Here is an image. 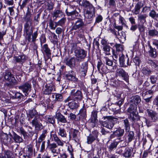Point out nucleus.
<instances>
[{"instance_id": "nucleus-1", "label": "nucleus", "mask_w": 158, "mask_h": 158, "mask_svg": "<svg viewBox=\"0 0 158 158\" xmlns=\"http://www.w3.org/2000/svg\"><path fill=\"white\" fill-rule=\"evenodd\" d=\"M50 137L52 140L56 143H51L50 140H48L47 141V148L52 153H56L58 146L62 147L64 146V141L60 139L57 135L56 132L53 131L51 132Z\"/></svg>"}, {"instance_id": "nucleus-2", "label": "nucleus", "mask_w": 158, "mask_h": 158, "mask_svg": "<svg viewBox=\"0 0 158 158\" xmlns=\"http://www.w3.org/2000/svg\"><path fill=\"white\" fill-rule=\"evenodd\" d=\"M128 114V118L132 122L133 125L136 124L139 126L137 122L140 120V117L138 115L137 111V106L130 103L129 107L127 110Z\"/></svg>"}, {"instance_id": "nucleus-3", "label": "nucleus", "mask_w": 158, "mask_h": 158, "mask_svg": "<svg viewBox=\"0 0 158 158\" xmlns=\"http://www.w3.org/2000/svg\"><path fill=\"white\" fill-rule=\"evenodd\" d=\"M102 119L104 121H99L101 126L110 130H112L118 120L117 118L110 116H103Z\"/></svg>"}, {"instance_id": "nucleus-4", "label": "nucleus", "mask_w": 158, "mask_h": 158, "mask_svg": "<svg viewBox=\"0 0 158 158\" xmlns=\"http://www.w3.org/2000/svg\"><path fill=\"white\" fill-rule=\"evenodd\" d=\"M124 133V129L119 127L113 132V133L110 136V138L112 139L116 138V139L118 140V142L121 143H123V146L125 147L127 145V140L125 136L123 137Z\"/></svg>"}, {"instance_id": "nucleus-5", "label": "nucleus", "mask_w": 158, "mask_h": 158, "mask_svg": "<svg viewBox=\"0 0 158 158\" xmlns=\"http://www.w3.org/2000/svg\"><path fill=\"white\" fill-rule=\"evenodd\" d=\"M83 98V94L81 91L78 90L76 91L75 89H73L71 91L70 96L64 100V102L66 103L72 100L80 102Z\"/></svg>"}, {"instance_id": "nucleus-6", "label": "nucleus", "mask_w": 158, "mask_h": 158, "mask_svg": "<svg viewBox=\"0 0 158 158\" xmlns=\"http://www.w3.org/2000/svg\"><path fill=\"white\" fill-rule=\"evenodd\" d=\"M78 49L74 53L77 61L78 63H80L84 61L86 57L87 51L80 47H78Z\"/></svg>"}, {"instance_id": "nucleus-7", "label": "nucleus", "mask_w": 158, "mask_h": 158, "mask_svg": "<svg viewBox=\"0 0 158 158\" xmlns=\"http://www.w3.org/2000/svg\"><path fill=\"white\" fill-rule=\"evenodd\" d=\"M4 77L5 79L10 83L7 84L8 86L17 84V82L15 79L14 75L11 73L9 70H5L4 73Z\"/></svg>"}, {"instance_id": "nucleus-8", "label": "nucleus", "mask_w": 158, "mask_h": 158, "mask_svg": "<svg viewBox=\"0 0 158 158\" xmlns=\"http://www.w3.org/2000/svg\"><path fill=\"white\" fill-rule=\"evenodd\" d=\"M82 19L79 18L77 19L72 27L71 30H82L85 26Z\"/></svg>"}, {"instance_id": "nucleus-9", "label": "nucleus", "mask_w": 158, "mask_h": 158, "mask_svg": "<svg viewBox=\"0 0 158 158\" xmlns=\"http://www.w3.org/2000/svg\"><path fill=\"white\" fill-rule=\"evenodd\" d=\"M86 12L84 14L85 20L89 19V21H91L93 19V16L95 15V8L92 6L87 9H85Z\"/></svg>"}, {"instance_id": "nucleus-10", "label": "nucleus", "mask_w": 158, "mask_h": 158, "mask_svg": "<svg viewBox=\"0 0 158 158\" xmlns=\"http://www.w3.org/2000/svg\"><path fill=\"white\" fill-rule=\"evenodd\" d=\"M19 89L24 93L25 96H27L31 91V85L30 83L26 82L18 86Z\"/></svg>"}, {"instance_id": "nucleus-11", "label": "nucleus", "mask_w": 158, "mask_h": 158, "mask_svg": "<svg viewBox=\"0 0 158 158\" xmlns=\"http://www.w3.org/2000/svg\"><path fill=\"white\" fill-rule=\"evenodd\" d=\"M98 132L96 131H93L91 133L89 134L87 137V144H91L95 140L99 141L98 136Z\"/></svg>"}, {"instance_id": "nucleus-12", "label": "nucleus", "mask_w": 158, "mask_h": 158, "mask_svg": "<svg viewBox=\"0 0 158 158\" xmlns=\"http://www.w3.org/2000/svg\"><path fill=\"white\" fill-rule=\"evenodd\" d=\"M65 77L67 79L74 82H77L78 81V79L76 76V73L73 70H70L65 74Z\"/></svg>"}, {"instance_id": "nucleus-13", "label": "nucleus", "mask_w": 158, "mask_h": 158, "mask_svg": "<svg viewBox=\"0 0 158 158\" xmlns=\"http://www.w3.org/2000/svg\"><path fill=\"white\" fill-rule=\"evenodd\" d=\"M119 64L121 67H127L130 65L129 58L125 57L123 54L119 55Z\"/></svg>"}, {"instance_id": "nucleus-14", "label": "nucleus", "mask_w": 158, "mask_h": 158, "mask_svg": "<svg viewBox=\"0 0 158 158\" xmlns=\"http://www.w3.org/2000/svg\"><path fill=\"white\" fill-rule=\"evenodd\" d=\"M148 117L150 118L152 122H155L158 119L157 113L152 110L147 109L146 110Z\"/></svg>"}, {"instance_id": "nucleus-15", "label": "nucleus", "mask_w": 158, "mask_h": 158, "mask_svg": "<svg viewBox=\"0 0 158 158\" xmlns=\"http://www.w3.org/2000/svg\"><path fill=\"white\" fill-rule=\"evenodd\" d=\"M116 72L117 75L121 76L125 81L127 82H128L129 75L123 69H117L116 71Z\"/></svg>"}, {"instance_id": "nucleus-16", "label": "nucleus", "mask_w": 158, "mask_h": 158, "mask_svg": "<svg viewBox=\"0 0 158 158\" xmlns=\"http://www.w3.org/2000/svg\"><path fill=\"white\" fill-rule=\"evenodd\" d=\"M41 51L43 53L44 56L46 55L48 58V59L50 58L51 55V50L48 47L47 44H45L41 46Z\"/></svg>"}, {"instance_id": "nucleus-17", "label": "nucleus", "mask_w": 158, "mask_h": 158, "mask_svg": "<svg viewBox=\"0 0 158 158\" xmlns=\"http://www.w3.org/2000/svg\"><path fill=\"white\" fill-rule=\"evenodd\" d=\"M52 16L54 18V20H56L57 18H60L64 17V13L62 10L60 9L54 10L52 14Z\"/></svg>"}, {"instance_id": "nucleus-18", "label": "nucleus", "mask_w": 158, "mask_h": 158, "mask_svg": "<svg viewBox=\"0 0 158 158\" xmlns=\"http://www.w3.org/2000/svg\"><path fill=\"white\" fill-rule=\"evenodd\" d=\"M33 33H27L26 34V39L28 42H30L31 40V35L32 36V42H35L36 38L37 37L38 33V31H36Z\"/></svg>"}, {"instance_id": "nucleus-19", "label": "nucleus", "mask_w": 158, "mask_h": 158, "mask_svg": "<svg viewBox=\"0 0 158 158\" xmlns=\"http://www.w3.org/2000/svg\"><path fill=\"white\" fill-rule=\"evenodd\" d=\"M88 63L87 62L82 63L80 65L79 71L83 76H85L88 69Z\"/></svg>"}, {"instance_id": "nucleus-20", "label": "nucleus", "mask_w": 158, "mask_h": 158, "mask_svg": "<svg viewBox=\"0 0 158 158\" xmlns=\"http://www.w3.org/2000/svg\"><path fill=\"white\" fill-rule=\"evenodd\" d=\"M1 140L2 143L6 146H8L10 144L11 141V139H9L7 134L5 133H3L1 135Z\"/></svg>"}, {"instance_id": "nucleus-21", "label": "nucleus", "mask_w": 158, "mask_h": 158, "mask_svg": "<svg viewBox=\"0 0 158 158\" xmlns=\"http://www.w3.org/2000/svg\"><path fill=\"white\" fill-rule=\"evenodd\" d=\"M55 118L56 119L57 123L60 122L65 123L67 122L66 118L60 113H57L55 114Z\"/></svg>"}, {"instance_id": "nucleus-22", "label": "nucleus", "mask_w": 158, "mask_h": 158, "mask_svg": "<svg viewBox=\"0 0 158 158\" xmlns=\"http://www.w3.org/2000/svg\"><path fill=\"white\" fill-rule=\"evenodd\" d=\"M141 101V99L140 96L136 95L131 98L130 103L137 106L140 103Z\"/></svg>"}, {"instance_id": "nucleus-23", "label": "nucleus", "mask_w": 158, "mask_h": 158, "mask_svg": "<svg viewBox=\"0 0 158 158\" xmlns=\"http://www.w3.org/2000/svg\"><path fill=\"white\" fill-rule=\"evenodd\" d=\"M14 58L16 62L21 64H23L25 62L26 60L28 59V57L23 54L21 55L18 56H14Z\"/></svg>"}, {"instance_id": "nucleus-24", "label": "nucleus", "mask_w": 158, "mask_h": 158, "mask_svg": "<svg viewBox=\"0 0 158 158\" xmlns=\"http://www.w3.org/2000/svg\"><path fill=\"white\" fill-rule=\"evenodd\" d=\"M143 6V3L141 2H139L135 5L134 9L132 10L133 14L137 15L139 14L140 9Z\"/></svg>"}, {"instance_id": "nucleus-25", "label": "nucleus", "mask_w": 158, "mask_h": 158, "mask_svg": "<svg viewBox=\"0 0 158 158\" xmlns=\"http://www.w3.org/2000/svg\"><path fill=\"white\" fill-rule=\"evenodd\" d=\"M78 62L76 59L74 57H72L66 60V64L69 66L71 68H74L76 66V63Z\"/></svg>"}, {"instance_id": "nucleus-26", "label": "nucleus", "mask_w": 158, "mask_h": 158, "mask_svg": "<svg viewBox=\"0 0 158 158\" xmlns=\"http://www.w3.org/2000/svg\"><path fill=\"white\" fill-rule=\"evenodd\" d=\"M104 58L105 59L104 62L107 66V68L108 67H113V68L111 69V71H114V69L116 68V66H113V61L107 57H104Z\"/></svg>"}, {"instance_id": "nucleus-27", "label": "nucleus", "mask_w": 158, "mask_h": 158, "mask_svg": "<svg viewBox=\"0 0 158 158\" xmlns=\"http://www.w3.org/2000/svg\"><path fill=\"white\" fill-rule=\"evenodd\" d=\"M31 123L33 126L37 130H40L42 128L43 126L41 123L38 122L37 118L35 117L32 121Z\"/></svg>"}, {"instance_id": "nucleus-28", "label": "nucleus", "mask_w": 158, "mask_h": 158, "mask_svg": "<svg viewBox=\"0 0 158 158\" xmlns=\"http://www.w3.org/2000/svg\"><path fill=\"white\" fill-rule=\"evenodd\" d=\"M32 23H26L24 25V31L25 33H33V28Z\"/></svg>"}, {"instance_id": "nucleus-29", "label": "nucleus", "mask_w": 158, "mask_h": 158, "mask_svg": "<svg viewBox=\"0 0 158 158\" xmlns=\"http://www.w3.org/2000/svg\"><path fill=\"white\" fill-rule=\"evenodd\" d=\"M32 15L31 11L29 7H28L27 12L23 18L26 23H32V20L31 19Z\"/></svg>"}, {"instance_id": "nucleus-30", "label": "nucleus", "mask_w": 158, "mask_h": 158, "mask_svg": "<svg viewBox=\"0 0 158 158\" xmlns=\"http://www.w3.org/2000/svg\"><path fill=\"white\" fill-rule=\"evenodd\" d=\"M126 135L127 138V144L131 142L134 139V133L133 131H125Z\"/></svg>"}, {"instance_id": "nucleus-31", "label": "nucleus", "mask_w": 158, "mask_h": 158, "mask_svg": "<svg viewBox=\"0 0 158 158\" xmlns=\"http://www.w3.org/2000/svg\"><path fill=\"white\" fill-rule=\"evenodd\" d=\"M73 101L69 103V106L70 109L72 110L76 109L78 108L80 106L79 102H76V101Z\"/></svg>"}, {"instance_id": "nucleus-32", "label": "nucleus", "mask_w": 158, "mask_h": 158, "mask_svg": "<svg viewBox=\"0 0 158 158\" xmlns=\"http://www.w3.org/2000/svg\"><path fill=\"white\" fill-rule=\"evenodd\" d=\"M80 114L79 116V119H84L86 117V109L84 106H83L82 108L80 109L79 113L78 114Z\"/></svg>"}, {"instance_id": "nucleus-33", "label": "nucleus", "mask_w": 158, "mask_h": 158, "mask_svg": "<svg viewBox=\"0 0 158 158\" xmlns=\"http://www.w3.org/2000/svg\"><path fill=\"white\" fill-rule=\"evenodd\" d=\"M141 72L144 75L149 77L153 73V71L147 67H144L141 70Z\"/></svg>"}, {"instance_id": "nucleus-34", "label": "nucleus", "mask_w": 158, "mask_h": 158, "mask_svg": "<svg viewBox=\"0 0 158 158\" xmlns=\"http://www.w3.org/2000/svg\"><path fill=\"white\" fill-rule=\"evenodd\" d=\"M132 152L133 150L129 148H126L123 153V155L125 158H129L131 157Z\"/></svg>"}, {"instance_id": "nucleus-35", "label": "nucleus", "mask_w": 158, "mask_h": 158, "mask_svg": "<svg viewBox=\"0 0 158 158\" xmlns=\"http://www.w3.org/2000/svg\"><path fill=\"white\" fill-rule=\"evenodd\" d=\"M79 3L81 6L84 7L85 9L93 6L89 2L86 0H80Z\"/></svg>"}, {"instance_id": "nucleus-36", "label": "nucleus", "mask_w": 158, "mask_h": 158, "mask_svg": "<svg viewBox=\"0 0 158 158\" xmlns=\"http://www.w3.org/2000/svg\"><path fill=\"white\" fill-rule=\"evenodd\" d=\"M150 50L148 51L149 56L153 58H156L157 56L156 49L153 48L151 45L149 46Z\"/></svg>"}, {"instance_id": "nucleus-37", "label": "nucleus", "mask_w": 158, "mask_h": 158, "mask_svg": "<svg viewBox=\"0 0 158 158\" xmlns=\"http://www.w3.org/2000/svg\"><path fill=\"white\" fill-rule=\"evenodd\" d=\"M59 130L57 131L58 135L62 138H66L67 134L65 129L61 127H59Z\"/></svg>"}, {"instance_id": "nucleus-38", "label": "nucleus", "mask_w": 158, "mask_h": 158, "mask_svg": "<svg viewBox=\"0 0 158 158\" xmlns=\"http://www.w3.org/2000/svg\"><path fill=\"white\" fill-rule=\"evenodd\" d=\"M123 124L124 126L125 131H128L130 130V123L127 118L122 121Z\"/></svg>"}, {"instance_id": "nucleus-39", "label": "nucleus", "mask_w": 158, "mask_h": 158, "mask_svg": "<svg viewBox=\"0 0 158 158\" xmlns=\"http://www.w3.org/2000/svg\"><path fill=\"white\" fill-rule=\"evenodd\" d=\"M47 133L48 131L47 130L44 129L43 130L42 134L39 137L38 139L37 142L39 144H40L45 139Z\"/></svg>"}, {"instance_id": "nucleus-40", "label": "nucleus", "mask_w": 158, "mask_h": 158, "mask_svg": "<svg viewBox=\"0 0 158 158\" xmlns=\"http://www.w3.org/2000/svg\"><path fill=\"white\" fill-rule=\"evenodd\" d=\"M45 120L47 123L54 125L55 123V117L52 115H48L45 117Z\"/></svg>"}, {"instance_id": "nucleus-41", "label": "nucleus", "mask_w": 158, "mask_h": 158, "mask_svg": "<svg viewBox=\"0 0 158 158\" xmlns=\"http://www.w3.org/2000/svg\"><path fill=\"white\" fill-rule=\"evenodd\" d=\"M97 67L98 71L100 73L104 72L105 66L104 64H103L102 61L101 60H99L98 61Z\"/></svg>"}, {"instance_id": "nucleus-42", "label": "nucleus", "mask_w": 158, "mask_h": 158, "mask_svg": "<svg viewBox=\"0 0 158 158\" xmlns=\"http://www.w3.org/2000/svg\"><path fill=\"white\" fill-rule=\"evenodd\" d=\"M97 113L98 112L96 110H93L92 112L91 117V122L95 123L98 122Z\"/></svg>"}, {"instance_id": "nucleus-43", "label": "nucleus", "mask_w": 158, "mask_h": 158, "mask_svg": "<svg viewBox=\"0 0 158 158\" xmlns=\"http://www.w3.org/2000/svg\"><path fill=\"white\" fill-rule=\"evenodd\" d=\"M148 63L155 70H158V62L156 61L155 60H149Z\"/></svg>"}, {"instance_id": "nucleus-44", "label": "nucleus", "mask_w": 158, "mask_h": 158, "mask_svg": "<svg viewBox=\"0 0 158 158\" xmlns=\"http://www.w3.org/2000/svg\"><path fill=\"white\" fill-rule=\"evenodd\" d=\"M72 8L69 7L66 9L65 10V13L68 16H77L78 15V13L76 10L71 11V9Z\"/></svg>"}, {"instance_id": "nucleus-45", "label": "nucleus", "mask_w": 158, "mask_h": 158, "mask_svg": "<svg viewBox=\"0 0 158 158\" xmlns=\"http://www.w3.org/2000/svg\"><path fill=\"white\" fill-rule=\"evenodd\" d=\"M148 35L150 37L158 36V31L155 29H149L148 31Z\"/></svg>"}, {"instance_id": "nucleus-46", "label": "nucleus", "mask_w": 158, "mask_h": 158, "mask_svg": "<svg viewBox=\"0 0 158 158\" xmlns=\"http://www.w3.org/2000/svg\"><path fill=\"white\" fill-rule=\"evenodd\" d=\"M46 89L44 91V94H49L53 90H54V87L52 86H46Z\"/></svg>"}, {"instance_id": "nucleus-47", "label": "nucleus", "mask_w": 158, "mask_h": 158, "mask_svg": "<svg viewBox=\"0 0 158 158\" xmlns=\"http://www.w3.org/2000/svg\"><path fill=\"white\" fill-rule=\"evenodd\" d=\"M119 142L117 141H114L111 143L110 145L108 147L109 151H111L114 149L116 148L118 143Z\"/></svg>"}, {"instance_id": "nucleus-48", "label": "nucleus", "mask_w": 158, "mask_h": 158, "mask_svg": "<svg viewBox=\"0 0 158 158\" xmlns=\"http://www.w3.org/2000/svg\"><path fill=\"white\" fill-rule=\"evenodd\" d=\"M71 132L73 138L75 140L78 139L79 131L77 130L72 129L71 130Z\"/></svg>"}, {"instance_id": "nucleus-49", "label": "nucleus", "mask_w": 158, "mask_h": 158, "mask_svg": "<svg viewBox=\"0 0 158 158\" xmlns=\"http://www.w3.org/2000/svg\"><path fill=\"white\" fill-rule=\"evenodd\" d=\"M13 139L16 143L22 142L23 141L22 138L15 133L13 135Z\"/></svg>"}, {"instance_id": "nucleus-50", "label": "nucleus", "mask_w": 158, "mask_h": 158, "mask_svg": "<svg viewBox=\"0 0 158 158\" xmlns=\"http://www.w3.org/2000/svg\"><path fill=\"white\" fill-rule=\"evenodd\" d=\"M138 19L139 21L140 22H142L143 23L146 22V19L147 17L146 14H140L138 15Z\"/></svg>"}, {"instance_id": "nucleus-51", "label": "nucleus", "mask_w": 158, "mask_h": 158, "mask_svg": "<svg viewBox=\"0 0 158 158\" xmlns=\"http://www.w3.org/2000/svg\"><path fill=\"white\" fill-rule=\"evenodd\" d=\"M4 153L7 158H14L13 153L9 150H4Z\"/></svg>"}, {"instance_id": "nucleus-52", "label": "nucleus", "mask_w": 158, "mask_h": 158, "mask_svg": "<svg viewBox=\"0 0 158 158\" xmlns=\"http://www.w3.org/2000/svg\"><path fill=\"white\" fill-rule=\"evenodd\" d=\"M149 15L150 17L154 19H156L158 18V13H157L154 10L150 11Z\"/></svg>"}, {"instance_id": "nucleus-53", "label": "nucleus", "mask_w": 158, "mask_h": 158, "mask_svg": "<svg viewBox=\"0 0 158 158\" xmlns=\"http://www.w3.org/2000/svg\"><path fill=\"white\" fill-rule=\"evenodd\" d=\"M102 48L103 51H104V53H105L106 55H110V50L111 48L109 45H108L103 47Z\"/></svg>"}, {"instance_id": "nucleus-54", "label": "nucleus", "mask_w": 158, "mask_h": 158, "mask_svg": "<svg viewBox=\"0 0 158 158\" xmlns=\"http://www.w3.org/2000/svg\"><path fill=\"white\" fill-rule=\"evenodd\" d=\"M63 98L61 94H55V102H61L63 101Z\"/></svg>"}, {"instance_id": "nucleus-55", "label": "nucleus", "mask_w": 158, "mask_h": 158, "mask_svg": "<svg viewBox=\"0 0 158 158\" xmlns=\"http://www.w3.org/2000/svg\"><path fill=\"white\" fill-rule=\"evenodd\" d=\"M23 95L21 93L17 92L14 95L12 96V98L13 99H20L23 98Z\"/></svg>"}, {"instance_id": "nucleus-56", "label": "nucleus", "mask_w": 158, "mask_h": 158, "mask_svg": "<svg viewBox=\"0 0 158 158\" xmlns=\"http://www.w3.org/2000/svg\"><path fill=\"white\" fill-rule=\"evenodd\" d=\"M19 132L23 135L24 139L28 137V133L25 131L23 127H21L19 128Z\"/></svg>"}, {"instance_id": "nucleus-57", "label": "nucleus", "mask_w": 158, "mask_h": 158, "mask_svg": "<svg viewBox=\"0 0 158 158\" xmlns=\"http://www.w3.org/2000/svg\"><path fill=\"white\" fill-rule=\"evenodd\" d=\"M116 51L122 52L123 50V46L120 44H116L114 45Z\"/></svg>"}, {"instance_id": "nucleus-58", "label": "nucleus", "mask_w": 158, "mask_h": 158, "mask_svg": "<svg viewBox=\"0 0 158 158\" xmlns=\"http://www.w3.org/2000/svg\"><path fill=\"white\" fill-rule=\"evenodd\" d=\"M27 152L29 153V155H32L33 152V147L31 144L28 145L27 147Z\"/></svg>"}, {"instance_id": "nucleus-59", "label": "nucleus", "mask_w": 158, "mask_h": 158, "mask_svg": "<svg viewBox=\"0 0 158 158\" xmlns=\"http://www.w3.org/2000/svg\"><path fill=\"white\" fill-rule=\"evenodd\" d=\"M64 17H62V18L58 21L59 25V26L63 27V26L64 25L65 23L66 22V18Z\"/></svg>"}, {"instance_id": "nucleus-60", "label": "nucleus", "mask_w": 158, "mask_h": 158, "mask_svg": "<svg viewBox=\"0 0 158 158\" xmlns=\"http://www.w3.org/2000/svg\"><path fill=\"white\" fill-rule=\"evenodd\" d=\"M77 43L74 42H73L70 44L71 46V49L72 50L74 51V52L75 51L76 49H78V47H77Z\"/></svg>"}, {"instance_id": "nucleus-61", "label": "nucleus", "mask_w": 158, "mask_h": 158, "mask_svg": "<svg viewBox=\"0 0 158 158\" xmlns=\"http://www.w3.org/2000/svg\"><path fill=\"white\" fill-rule=\"evenodd\" d=\"M103 19V17L101 15H98L96 18L95 23H99L101 22Z\"/></svg>"}, {"instance_id": "nucleus-62", "label": "nucleus", "mask_w": 158, "mask_h": 158, "mask_svg": "<svg viewBox=\"0 0 158 158\" xmlns=\"http://www.w3.org/2000/svg\"><path fill=\"white\" fill-rule=\"evenodd\" d=\"M151 83L152 84H155L157 78L154 75L151 76L150 77Z\"/></svg>"}, {"instance_id": "nucleus-63", "label": "nucleus", "mask_w": 158, "mask_h": 158, "mask_svg": "<svg viewBox=\"0 0 158 158\" xmlns=\"http://www.w3.org/2000/svg\"><path fill=\"white\" fill-rule=\"evenodd\" d=\"M37 113L36 111L34 109L31 110L30 112L29 115L31 118H33L34 116L36 115Z\"/></svg>"}, {"instance_id": "nucleus-64", "label": "nucleus", "mask_w": 158, "mask_h": 158, "mask_svg": "<svg viewBox=\"0 0 158 158\" xmlns=\"http://www.w3.org/2000/svg\"><path fill=\"white\" fill-rule=\"evenodd\" d=\"M40 40L41 46H42L43 44L46 42V40L45 36L44 35H42L40 38Z\"/></svg>"}]
</instances>
